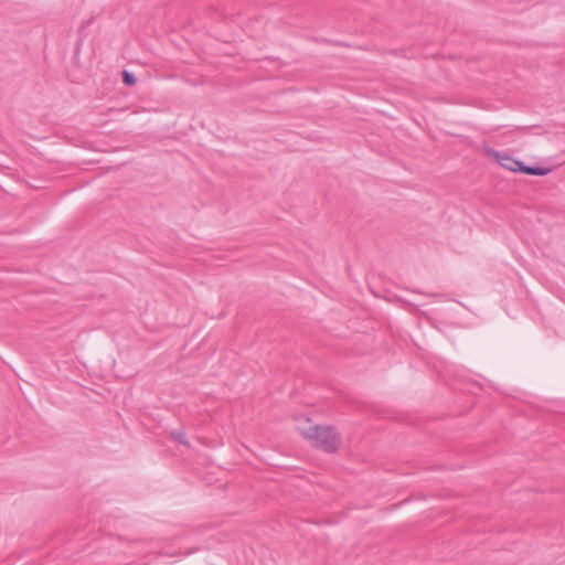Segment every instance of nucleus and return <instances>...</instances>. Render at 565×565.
Here are the masks:
<instances>
[{"mask_svg":"<svg viewBox=\"0 0 565 565\" xmlns=\"http://www.w3.org/2000/svg\"><path fill=\"white\" fill-rule=\"evenodd\" d=\"M302 435L312 440L316 447L322 448L327 452H335L339 447V435L331 426L311 425L302 430Z\"/></svg>","mask_w":565,"mask_h":565,"instance_id":"nucleus-1","label":"nucleus"},{"mask_svg":"<svg viewBox=\"0 0 565 565\" xmlns=\"http://www.w3.org/2000/svg\"><path fill=\"white\" fill-rule=\"evenodd\" d=\"M492 156L495 157L498 163L509 170V171H512V172H516V168L520 164V161L521 160H518V159H514L513 157H511L509 153H501L497 150H493L491 149L489 151Z\"/></svg>","mask_w":565,"mask_h":565,"instance_id":"nucleus-2","label":"nucleus"},{"mask_svg":"<svg viewBox=\"0 0 565 565\" xmlns=\"http://www.w3.org/2000/svg\"><path fill=\"white\" fill-rule=\"evenodd\" d=\"M516 172H521L529 175L543 177L548 174L551 172V169L539 166H527L523 161H520V164L516 168Z\"/></svg>","mask_w":565,"mask_h":565,"instance_id":"nucleus-3","label":"nucleus"},{"mask_svg":"<svg viewBox=\"0 0 565 565\" xmlns=\"http://www.w3.org/2000/svg\"><path fill=\"white\" fill-rule=\"evenodd\" d=\"M171 437L178 444H181V445H184V446H189L186 434L183 430H172L171 431Z\"/></svg>","mask_w":565,"mask_h":565,"instance_id":"nucleus-4","label":"nucleus"},{"mask_svg":"<svg viewBox=\"0 0 565 565\" xmlns=\"http://www.w3.org/2000/svg\"><path fill=\"white\" fill-rule=\"evenodd\" d=\"M122 82L128 86H132L136 84V77L132 73H130L128 71H124L122 72Z\"/></svg>","mask_w":565,"mask_h":565,"instance_id":"nucleus-5","label":"nucleus"}]
</instances>
